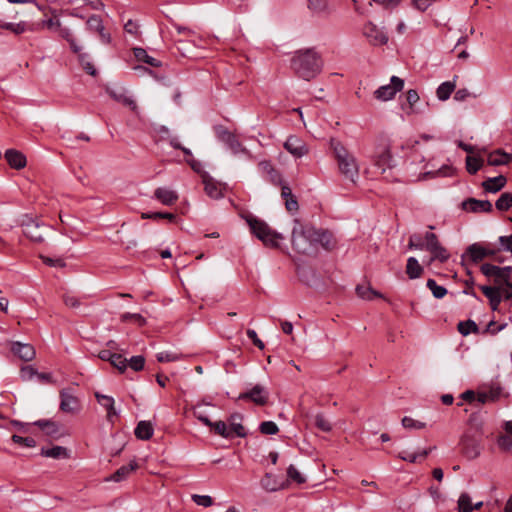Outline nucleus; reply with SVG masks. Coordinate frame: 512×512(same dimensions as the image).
<instances>
[{
    "label": "nucleus",
    "instance_id": "obj_43",
    "mask_svg": "<svg viewBox=\"0 0 512 512\" xmlns=\"http://www.w3.org/2000/svg\"><path fill=\"white\" fill-rule=\"evenodd\" d=\"M110 96L114 98L116 101L128 106L131 110L136 111L137 105L136 102L130 97L126 96L122 92L110 91Z\"/></svg>",
    "mask_w": 512,
    "mask_h": 512
},
{
    "label": "nucleus",
    "instance_id": "obj_47",
    "mask_svg": "<svg viewBox=\"0 0 512 512\" xmlns=\"http://www.w3.org/2000/svg\"><path fill=\"white\" fill-rule=\"evenodd\" d=\"M483 159L475 156H467L466 169L470 174H476L483 166Z\"/></svg>",
    "mask_w": 512,
    "mask_h": 512
},
{
    "label": "nucleus",
    "instance_id": "obj_41",
    "mask_svg": "<svg viewBox=\"0 0 512 512\" xmlns=\"http://www.w3.org/2000/svg\"><path fill=\"white\" fill-rule=\"evenodd\" d=\"M458 512H472L473 503L468 493H462L457 502Z\"/></svg>",
    "mask_w": 512,
    "mask_h": 512
},
{
    "label": "nucleus",
    "instance_id": "obj_4",
    "mask_svg": "<svg viewBox=\"0 0 512 512\" xmlns=\"http://www.w3.org/2000/svg\"><path fill=\"white\" fill-rule=\"evenodd\" d=\"M317 229L304 225L299 219L294 220L292 229L293 248L302 254H311L316 250Z\"/></svg>",
    "mask_w": 512,
    "mask_h": 512
},
{
    "label": "nucleus",
    "instance_id": "obj_60",
    "mask_svg": "<svg viewBox=\"0 0 512 512\" xmlns=\"http://www.w3.org/2000/svg\"><path fill=\"white\" fill-rule=\"evenodd\" d=\"M122 322H128L130 320L136 322L140 327L146 324V319L137 313H124L120 317Z\"/></svg>",
    "mask_w": 512,
    "mask_h": 512
},
{
    "label": "nucleus",
    "instance_id": "obj_39",
    "mask_svg": "<svg viewBox=\"0 0 512 512\" xmlns=\"http://www.w3.org/2000/svg\"><path fill=\"white\" fill-rule=\"evenodd\" d=\"M406 101L407 105H403L402 109L406 112V114L410 115L415 113L414 105L419 101V95L416 90H409L406 93Z\"/></svg>",
    "mask_w": 512,
    "mask_h": 512
},
{
    "label": "nucleus",
    "instance_id": "obj_1",
    "mask_svg": "<svg viewBox=\"0 0 512 512\" xmlns=\"http://www.w3.org/2000/svg\"><path fill=\"white\" fill-rule=\"evenodd\" d=\"M323 61L314 49L297 51L291 59V68L303 80L310 81L320 74Z\"/></svg>",
    "mask_w": 512,
    "mask_h": 512
},
{
    "label": "nucleus",
    "instance_id": "obj_14",
    "mask_svg": "<svg viewBox=\"0 0 512 512\" xmlns=\"http://www.w3.org/2000/svg\"><path fill=\"white\" fill-rule=\"evenodd\" d=\"M461 208L465 211L472 213H490L493 210V206L488 200H478L475 198H468L461 203Z\"/></svg>",
    "mask_w": 512,
    "mask_h": 512
},
{
    "label": "nucleus",
    "instance_id": "obj_9",
    "mask_svg": "<svg viewBox=\"0 0 512 512\" xmlns=\"http://www.w3.org/2000/svg\"><path fill=\"white\" fill-rule=\"evenodd\" d=\"M374 165L385 172L393 167L391 149L388 144H381L376 148L374 154Z\"/></svg>",
    "mask_w": 512,
    "mask_h": 512
},
{
    "label": "nucleus",
    "instance_id": "obj_49",
    "mask_svg": "<svg viewBox=\"0 0 512 512\" xmlns=\"http://www.w3.org/2000/svg\"><path fill=\"white\" fill-rule=\"evenodd\" d=\"M458 331L463 335L466 336L469 333H477L479 331V328L477 324L472 320L462 321L458 323Z\"/></svg>",
    "mask_w": 512,
    "mask_h": 512
},
{
    "label": "nucleus",
    "instance_id": "obj_27",
    "mask_svg": "<svg viewBox=\"0 0 512 512\" xmlns=\"http://www.w3.org/2000/svg\"><path fill=\"white\" fill-rule=\"evenodd\" d=\"M242 419L243 416L239 413H234L229 417L230 428L228 430L231 431V437L233 435L238 437H245L247 435L244 426L241 424Z\"/></svg>",
    "mask_w": 512,
    "mask_h": 512
},
{
    "label": "nucleus",
    "instance_id": "obj_58",
    "mask_svg": "<svg viewBox=\"0 0 512 512\" xmlns=\"http://www.w3.org/2000/svg\"><path fill=\"white\" fill-rule=\"evenodd\" d=\"M440 244L438 237L435 233L427 232L425 234V244L424 249L431 252Z\"/></svg>",
    "mask_w": 512,
    "mask_h": 512
},
{
    "label": "nucleus",
    "instance_id": "obj_22",
    "mask_svg": "<svg viewBox=\"0 0 512 512\" xmlns=\"http://www.w3.org/2000/svg\"><path fill=\"white\" fill-rule=\"evenodd\" d=\"M202 181L204 184V189L206 194L214 199H218L222 197V189L220 184L215 182L213 178H211L208 174L204 173L202 175Z\"/></svg>",
    "mask_w": 512,
    "mask_h": 512
},
{
    "label": "nucleus",
    "instance_id": "obj_33",
    "mask_svg": "<svg viewBox=\"0 0 512 512\" xmlns=\"http://www.w3.org/2000/svg\"><path fill=\"white\" fill-rule=\"evenodd\" d=\"M133 53L137 61L144 62L152 67H160L161 62L156 58L149 56L145 49L136 47L133 49Z\"/></svg>",
    "mask_w": 512,
    "mask_h": 512
},
{
    "label": "nucleus",
    "instance_id": "obj_45",
    "mask_svg": "<svg viewBox=\"0 0 512 512\" xmlns=\"http://www.w3.org/2000/svg\"><path fill=\"white\" fill-rule=\"evenodd\" d=\"M308 8L315 14H324L328 11V1L308 0Z\"/></svg>",
    "mask_w": 512,
    "mask_h": 512
},
{
    "label": "nucleus",
    "instance_id": "obj_57",
    "mask_svg": "<svg viewBox=\"0 0 512 512\" xmlns=\"http://www.w3.org/2000/svg\"><path fill=\"white\" fill-rule=\"evenodd\" d=\"M211 428L215 431L216 434L224 438H231V431L228 430V427L224 421L213 422Z\"/></svg>",
    "mask_w": 512,
    "mask_h": 512
},
{
    "label": "nucleus",
    "instance_id": "obj_34",
    "mask_svg": "<svg viewBox=\"0 0 512 512\" xmlns=\"http://www.w3.org/2000/svg\"><path fill=\"white\" fill-rule=\"evenodd\" d=\"M423 273V267L415 257H410L406 264V274L410 279L419 278Z\"/></svg>",
    "mask_w": 512,
    "mask_h": 512
},
{
    "label": "nucleus",
    "instance_id": "obj_50",
    "mask_svg": "<svg viewBox=\"0 0 512 512\" xmlns=\"http://www.w3.org/2000/svg\"><path fill=\"white\" fill-rule=\"evenodd\" d=\"M452 172H453V169L451 167L444 165L435 172L429 171V172L420 174L419 179L425 180L429 177L433 178V177H437V176H449L452 174Z\"/></svg>",
    "mask_w": 512,
    "mask_h": 512
},
{
    "label": "nucleus",
    "instance_id": "obj_10",
    "mask_svg": "<svg viewBox=\"0 0 512 512\" xmlns=\"http://www.w3.org/2000/svg\"><path fill=\"white\" fill-rule=\"evenodd\" d=\"M363 35L374 46L384 45L388 42L387 34L372 22H368L364 25Z\"/></svg>",
    "mask_w": 512,
    "mask_h": 512
},
{
    "label": "nucleus",
    "instance_id": "obj_6",
    "mask_svg": "<svg viewBox=\"0 0 512 512\" xmlns=\"http://www.w3.org/2000/svg\"><path fill=\"white\" fill-rule=\"evenodd\" d=\"M21 226L23 228V233L31 241L38 243L44 241V235L46 232L44 224L26 215L21 222Z\"/></svg>",
    "mask_w": 512,
    "mask_h": 512
},
{
    "label": "nucleus",
    "instance_id": "obj_44",
    "mask_svg": "<svg viewBox=\"0 0 512 512\" xmlns=\"http://www.w3.org/2000/svg\"><path fill=\"white\" fill-rule=\"evenodd\" d=\"M141 218L152 220L167 219L168 221L173 222L176 219V215L168 212H143L141 213Z\"/></svg>",
    "mask_w": 512,
    "mask_h": 512
},
{
    "label": "nucleus",
    "instance_id": "obj_20",
    "mask_svg": "<svg viewBox=\"0 0 512 512\" xmlns=\"http://www.w3.org/2000/svg\"><path fill=\"white\" fill-rule=\"evenodd\" d=\"M95 398L97 399L98 403L106 409L107 411V420L111 423H113V418L118 415V412L116 411L114 407V399L111 396L103 395L99 392H95Z\"/></svg>",
    "mask_w": 512,
    "mask_h": 512
},
{
    "label": "nucleus",
    "instance_id": "obj_32",
    "mask_svg": "<svg viewBox=\"0 0 512 512\" xmlns=\"http://www.w3.org/2000/svg\"><path fill=\"white\" fill-rule=\"evenodd\" d=\"M153 431V426L149 421H140L135 428V436L141 440H149Z\"/></svg>",
    "mask_w": 512,
    "mask_h": 512
},
{
    "label": "nucleus",
    "instance_id": "obj_29",
    "mask_svg": "<svg viewBox=\"0 0 512 512\" xmlns=\"http://www.w3.org/2000/svg\"><path fill=\"white\" fill-rule=\"evenodd\" d=\"M512 161V155L502 150L491 152L487 156V163L491 166L506 165Z\"/></svg>",
    "mask_w": 512,
    "mask_h": 512
},
{
    "label": "nucleus",
    "instance_id": "obj_53",
    "mask_svg": "<svg viewBox=\"0 0 512 512\" xmlns=\"http://www.w3.org/2000/svg\"><path fill=\"white\" fill-rule=\"evenodd\" d=\"M427 287L431 290L435 298L441 299L447 294L446 288L437 285L434 279L427 280Z\"/></svg>",
    "mask_w": 512,
    "mask_h": 512
},
{
    "label": "nucleus",
    "instance_id": "obj_38",
    "mask_svg": "<svg viewBox=\"0 0 512 512\" xmlns=\"http://www.w3.org/2000/svg\"><path fill=\"white\" fill-rule=\"evenodd\" d=\"M41 455L45 457H50L54 459L59 458H68V452L67 449L62 446H54L49 449L42 448Z\"/></svg>",
    "mask_w": 512,
    "mask_h": 512
},
{
    "label": "nucleus",
    "instance_id": "obj_11",
    "mask_svg": "<svg viewBox=\"0 0 512 512\" xmlns=\"http://www.w3.org/2000/svg\"><path fill=\"white\" fill-rule=\"evenodd\" d=\"M241 400H250L256 405L263 406L268 402L269 393L268 391L261 385H255L249 391L241 393L238 397Z\"/></svg>",
    "mask_w": 512,
    "mask_h": 512
},
{
    "label": "nucleus",
    "instance_id": "obj_62",
    "mask_svg": "<svg viewBox=\"0 0 512 512\" xmlns=\"http://www.w3.org/2000/svg\"><path fill=\"white\" fill-rule=\"evenodd\" d=\"M424 240L420 234H412L409 238L408 248L409 249H424Z\"/></svg>",
    "mask_w": 512,
    "mask_h": 512
},
{
    "label": "nucleus",
    "instance_id": "obj_61",
    "mask_svg": "<svg viewBox=\"0 0 512 512\" xmlns=\"http://www.w3.org/2000/svg\"><path fill=\"white\" fill-rule=\"evenodd\" d=\"M128 365L136 372L141 371L145 365V358L141 355L133 356L130 360H127Z\"/></svg>",
    "mask_w": 512,
    "mask_h": 512
},
{
    "label": "nucleus",
    "instance_id": "obj_25",
    "mask_svg": "<svg viewBox=\"0 0 512 512\" xmlns=\"http://www.w3.org/2000/svg\"><path fill=\"white\" fill-rule=\"evenodd\" d=\"M281 196L285 201V208L287 209L288 212L294 213L298 211V201L296 197L292 194V190L288 185H282Z\"/></svg>",
    "mask_w": 512,
    "mask_h": 512
},
{
    "label": "nucleus",
    "instance_id": "obj_63",
    "mask_svg": "<svg viewBox=\"0 0 512 512\" xmlns=\"http://www.w3.org/2000/svg\"><path fill=\"white\" fill-rule=\"evenodd\" d=\"M402 425L406 429H423L425 427V423L414 420L411 417L405 416L402 419Z\"/></svg>",
    "mask_w": 512,
    "mask_h": 512
},
{
    "label": "nucleus",
    "instance_id": "obj_54",
    "mask_svg": "<svg viewBox=\"0 0 512 512\" xmlns=\"http://www.w3.org/2000/svg\"><path fill=\"white\" fill-rule=\"evenodd\" d=\"M288 481L292 480L297 484H303L306 482V478L298 471L294 465H290L287 469Z\"/></svg>",
    "mask_w": 512,
    "mask_h": 512
},
{
    "label": "nucleus",
    "instance_id": "obj_46",
    "mask_svg": "<svg viewBox=\"0 0 512 512\" xmlns=\"http://www.w3.org/2000/svg\"><path fill=\"white\" fill-rule=\"evenodd\" d=\"M496 208L499 211H507L512 207V194L509 192H504L498 198L495 203Z\"/></svg>",
    "mask_w": 512,
    "mask_h": 512
},
{
    "label": "nucleus",
    "instance_id": "obj_35",
    "mask_svg": "<svg viewBox=\"0 0 512 512\" xmlns=\"http://www.w3.org/2000/svg\"><path fill=\"white\" fill-rule=\"evenodd\" d=\"M0 28L9 30L16 35L22 34L27 30H33L31 26H29L26 22L19 23H9L0 21Z\"/></svg>",
    "mask_w": 512,
    "mask_h": 512
},
{
    "label": "nucleus",
    "instance_id": "obj_48",
    "mask_svg": "<svg viewBox=\"0 0 512 512\" xmlns=\"http://www.w3.org/2000/svg\"><path fill=\"white\" fill-rule=\"evenodd\" d=\"M500 270L502 271L496 274V276L494 277V282L501 288L503 284H509L512 267H501Z\"/></svg>",
    "mask_w": 512,
    "mask_h": 512
},
{
    "label": "nucleus",
    "instance_id": "obj_23",
    "mask_svg": "<svg viewBox=\"0 0 512 512\" xmlns=\"http://www.w3.org/2000/svg\"><path fill=\"white\" fill-rule=\"evenodd\" d=\"M154 197L163 205H173L178 200V194L168 188L159 187L154 191Z\"/></svg>",
    "mask_w": 512,
    "mask_h": 512
},
{
    "label": "nucleus",
    "instance_id": "obj_26",
    "mask_svg": "<svg viewBox=\"0 0 512 512\" xmlns=\"http://www.w3.org/2000/svg\"><path fill=\"white\" fill-rule=\"evenodd\" d=\"M483 294L489 299L491 308L497 310L501 302V288L491 286H480Z\"/></svg>",
    "mask_w": 512,
    "mask_h": 512
},
{
    "label": "nucleus",
    "instance_id": "obj_37",
    "mask_svg": "<svg viewBox=\"0 0 512 512\" xmlns=\"http://www.w3.org/2000/svg\"><path fill=\"white\" fill-rule=\"evenodd\" d=\"M33 424L38 426L48 436H55L59 432L58 425L55 422L50 421V420H38V421L34 422Z\"/></svg>",
    "mask_w": 512,
    "mask_h": 512
},
{
    "label": "nucleus",
    "instance_id": "obj_7",
    "mask_svg": "<svg viewBox=\"0 0 512 512\" xmlns=\"http://www.w3.org/2000/svg\"><path fill=\"white\" fill-rule=\"evenodd\" d=\"M404 87V81L397 77H391V83L379 87L374 92V97L380 101H388L394 98L397 92L401 91Z\"/></svg>",
    "mask_w": 512,
    "mask_h": 512
},
{
    "label": "nucleus",
    "instance_id": "obj_30",
    "mask_svg": "<svg viewBox=\"0 0 512 512\" xmlns=\"http://www.w3.org/2000/svg\"><path fill=\"white\" fill-rule=\"evenodd\" d=\"M507 179L503 175L488 178L482 183V187L486 192L496 193L506 185Z\"/></svg>",
    "mask_w": 512,
    "mask_h": 512
},
{
    "label": "nucleus",
    "instance_id": "obj_24",
    "mask_svg": "<svg viewBox=\"0 0 512 512\" xmlns=\"http://www.w3.org/2000/svg\"><path fill=\"white\" fill-rule=\"evenodd\" d=\"M58 36L68 42L70 49L73 53H79L82 50V46L78 44L72 30L61 24L57 30Z\"/></svg>",
    "mask_w": 512,
    "mask_h": 512
},
{
    "label": "nucleus",
    "instance_id": "obj_21",
    "mask_svg": "<svg viewBox=\"0 0 512 512\" xmlns=\"http://www.w3.org/2000/svg\"><path fill=\"white\" fill-rule=\"evenodd\" d=\"M5 158L11 168L20 170L26 166V157L23 153L15 149H8L5 152Z\"/></svg>",
    "mask_w": 512,
    "mask_h": 512
},
{
    "label": "nucleus",
    "instance_id": "obj_3",
    "mask_svg": "<svg viewBox=\"0 0 512 512\" xmlns=\"http://www.w3.org/2000/svg\"><path fill=\"white\" fill-rule=\"evenodd\" d=\"M331 148L337 161L339 172L348 180L355 183L359 176V165L355 156L337 140H331Z\"/></svg>",
    "mask_w": 512,
    "mask_h": 512
},
{
    "label": "nucleus",
    "instance_id": "obj_52",
    "mask_svg": "<svg viewBox=\"0 0 512 512\" xmlns=\"http://www.w3.org/2000/svg\"><path fill=\"white\" fill-rule=\"evenodd\" d=\"M486 390L490 402L498 401L501 396H508V394L503 393L502 388L498 384L486 386Z\"/></svg>",
    "mask_w": 512,
    "mask_h": 512
},
{
    "label": "nucleus",
    "instance_id": "obj_28",
    "mask_svg": "<svg viewBox=\"0 0 512 512\" xmlns=\"http://www.w3.org/2000/svg\"><path fill=\"white\" fill-rule=\"evenodd\" d=\"M316 245L320 244L325 250L331 251L336 247V240L332 233L326 230H317Z\"/></svg>",
    "mask_w": 512,
    "mask_h": 512
},
{
    "label": "nucleus",
    "instance_id": "obj_31",
    "mask_svg": "<svg viewBox=\"0 0 512 512\" xmlns=\"http://www.w3.org/2000/svg\"><path fill=\"white\" fill-rule=\"evenodd\" d=\"M138 465L136 462L131 461L128 465L121 466L117 469L108 480L120 482L125 480L133 471L137 469Z\"/></svg>",
    "mask_w": 512,
    "mask_h": 512
},
{
    "label": "nucleus",
    "instance_id": "obj_16",
    "mask_svg": "<svg viewBox=\"0 0 512 512\" xmlns=\"http://www.w3.org/2000/svg\"><path fill=\"white\" fill-rule=\"evenodd\" d=\"M98 357L101 360L109 361L120 373L125 372L127 368V359L121 354L112 353L110 349L100 351Z\"/></svg>",
    "mask_w": 512,
    "mask_h": 512
},
{
    "label": "nucleus",
    "instance_id": "obj_8",
    "mask_svg": "<svg viewBox=\"0 0 512 512\" xmlns=\"http://www.w3.org/2000/svg\"><path fill=\"white\" fill-rule=\"evenodd\" d=\"M214 132L217 138L225 143L233 153H239L245 151L236 135L228 130L223 125H217L214 127Z\"/></svg>",
    "mask_w": 512,
    "mask_h": 512
},
{
    "label": "nucleus",
    "instance_id": "obj_56",
    "mask_svg": "<svg viewBox=\"0 0 512 512\" xmlns=\"http://www.w3.org/2000/svg\"><path fill=\"white\" fill-rule=\"evenodd\" d=\"M432 254V261L433 260H439L440 262H445L449 258V253L441 244H439L435 249H433L431 252Z\"/></svg>",
    "mask_w": 512,
    "mask_h": 512
},
{
    "label": "nucleus",
    "instance_id": "obj_5",
    "mask_svg": "<svg viewBox=\"0 0 512 512\" xmlns=\"http://www.w3.org/2000/svg\"><path fill=\"white\" fill-rule=\"evenodd\" d=\"M242 218L245 219L252 234L261 240L264 245L276 248L279 246L280 241L283 240V236L280 233L271 229L265 221L256 218L252 214L242 215Z\"/></svg>",
    "mask_w": 512,
    "mask_h": 512
},
{
    "label": "nucleus",
    "instance_id": "obj_40",
    "mask_svg": "<svg viewBox=\"0 0 512 512\" xmlns=\"http://www.w3.org/2000/svg\"><path fill=\"white\" fill-rule=\"evenodd\" d=\"M357 295L365 300H372L374 297H383L382 294L373 290L370 286L358 285L356 287Z\"/></svg>",
    "mask_w": 512,
    "mask_h": 512
},
{
    "label": "nucleus",
    "instance_id": "obj_13",
    "mask_svg": "<svg viewBox=\"0 0 512 512\" xmlns=\"http://www.w3.org/2000/svg\"><path fill=\"white\" fill-rule=\"evenodd\" d=\"M60 410L65 413L75 414L80 410V401L72 395L69 390L62 389L60 391Z\"/></svg>",
    "mask_w": 512,
    "mask_h": 512
},
{
    "label": "nucleus",
    "instance_id": "obj_42",
    "mask_svg": "<svg viewBox=\"0 0 512 512\" xmlns=\"http://www.w3.org/2000/svg\"><path fill=\"white\" fill-rule=\"evenodd\" d=\"M76 54L78 55V60L83 69L86 71V73L95 76L97 74V70L94 67V65L90 62L89 55L86 53H82V50Z\"/></svg>",
    "mask_w": 512,
    "mask_h": 512
},
{
    "label": "nucleus",
    "instance_id": "obj_18",
    "mask_svg": "<svg viewBox=\"0 0 512 512\" xmlns=\"http://www.w3.org/2000/svg\"><path fill=\"white\" fill-rule=\"evenodd\" d=\"M11 351L23 361H31L36 355L34 347L28 343L13 342Z\"/></svg>",
    "mask_w": 512,
    "mask_h": 512
},
{
    "label": "nucleus",
    "instance_id": "obj_59",
    "mask_svg": "<svg viewBox=\"0 0 512 512\" xmlns=\"http://www.w3.org/2000/svg\"><path fill=\"white\" fill-rule=\"evenodd\" d=\"M260 432L265 435H275L278 433V426L272 421H264L259 426Z\"/></svg>",
    "mask_w": 512,
    "mask_h": 512
},
{
    "label": "nucleus",
    "instance_id": "obj_64",
    "mask_svg": "<svg viewBox=\"0 0 512 512\" xmlns=\"http://www.w3.org/2000/svg\"><path fill=\"white\" fill-rule=\"evenodd\" d=\"M500 268L496 265L485 263L481 266V272L487 277H495L497 273L502 271Z\"/></svg>",
    "mask_w": 512,
    "mask_h": 512
},
{
    "label": "nucleus",
    "instance_id": "obj_15",
    "mask_svg": "<svg viewBox=\"0 0 512 512\" xmlns=\"http://www.w3.org/2000/svg\"><path fill=\"white\" fill-rule=\"evenodd\" d=\"M284 148L292 154L294 157L300 158L308 154L309 149L306 143L296 137V136H290L284 143Z\"/></svg>",
    "mask_w": 512,
    "mask_h": 512
},
{
    "label": "nucleus",
    "instance_id": "obj_36",
    "mask_svg": "<svg viewBox=\"0 0 512 512\" xmlns=\"http://www.w3.org/2000/svg\"><path fill=\"white\" fill-rule=\"evenodd\" d=\"M456 84L452 81H446L442 83L436 91L437 97L441 101L449 99L452 92L455 90Z\"/></svg>",
    "mask_w": 512,
    "mask_h": 512
},
{
    "label": "nucleus",
    "instance_id": "obj_17",
    "mask_svg": "<svg viewBox=\"0 0 512 512\" xmlns=\"http://www.w3.org/2000/svg\"><path fill=\"white\" fill-rule=\"evenodd\" d=\"M86 25L88 30L95 31L99 34L103 43L109 44L111 42V35L105 31L102 19L98 15L90 16L86 22Z\"/></svg>",
    "mask_w": 512,
    "mask_h": 512
},
{
    "label": "nucleus",
    "instance_id": "obj_12",
    "mask_svg": "<svg viewBox=\"0 0 512 512\" xmlns=\"http://www.w3.org/2000/svg\"><path fill=\"white\" fill-rule=\"evenodd\" d=\"M496 250L483 246L479 243L471 244L467 247L465 255L474 263H478L483 259L495 255Z\"/></svg>",
    "mask_w": 512,
    "mask_h": 512
},
{
    "label": "nucleus",
    "instance_id": "obj_2",
    "mask_svg": "<svg viewBox=\"0 0 512 512\" xmlns=\"http://www.w3.org/2000/svg\"><path fill=\"white\" fill-rule=\"evenodd\" d=\"M482 422L476 417L471 416L469 428L460 439V452L468 460H474L480 456L483 449V429Z\"/></svg>",
    "mask_w": 512,
    "mask_h": 512
},
{
    "label": "nucleus",
    "instance_id": "obj_51",
    "mask_svg": "<svg viewBox=\"0 0 512 512\" xmlns=\"http://www.w3.org/2000/svg\"><path fill=\"white\" fill-rule=\"evenodd\" d=\"M314 423H315V426L321 430V431H324V432H330L332 430V424L330 423V421L325 417L324 414L322 413H318L317 415H315V418H314Z\"/></svg>",
    "mask_w": 512,
    "mask_h": 512
},
{
    "label": "nucleus",
    "instance_id": "obj_19",
    "mask_svg": "<svg viewBox=\"0 0 512 512\" xmlns=\"http://www.w3.org/2000/svg\"><path fill=\"white\" fill-rule=\"evenodd\" d=\"M262 488L268 492H275L278 490L286 489L288 487V480L279 481L271 473H266L260 481Z\"/></svg>",
    "mask_w": 512,
    "mask_h": 512
},
{
    "label": "nucleus",
    "instance_id": "obj_55",
    "mask_svg": "<svg viewBox=\"0 0 512 512\" xmlns=\"http://www.w3.org/2000/svg\"><path fill=\"white\" fill-rule=\"evenodd\" d=\"M497 444L501 450L512 452V435L508 433L500 435Z\"/></svg>",
    "mask_w": 512,
    "mask_h": 512
}]
</instances>
